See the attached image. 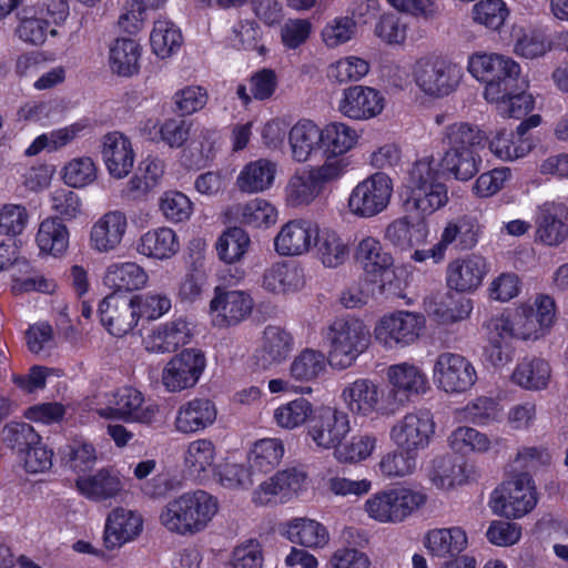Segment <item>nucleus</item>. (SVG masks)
Wrapping results in <instances>:
<instances>
[{
    "label": "nucleus",
    "instance_id": "nucleus-1",
    "mask_svg": "<svg viewBox=\"0 0 568 568\" xmlns=\"http://www.w3.org/2000/svg\"><path fill=\"white\" fill-rule=\"evenodd\" d=\"M487 141L486 133L477 125L456 122L447 125L442 133L446 150L440 159L445 171L458 181H469L478 172L481 158L478 153Z\"/></svg>",
    "mask_w": 568,
    "mask_h": 568
},
{
    "label": "nucleus",
    "instance_id": "nucleus-2",
    "mask_svg": "<svg viewBox=\"0 0 568 568\" xmlns=\"http://www.w3.org/2000/svg\"><path fill=\"white\" fill-rule=\"evenodd\" d=\"M329 342L328 362L332 367H349L364 353L371 342V334L363 322L355 318H338L327 332Z\"/></svg>",
    "mask_w": 568,
    "mask_h": 568
},
{
    "label": "nucleus",
    "instance_id": "nucleus-3",
    "mask_svg": "<svg viewBox=\"0 0 568 568\" xmlns=\"http://www.w3.org/2000/svg\"><path fill=\"white\" fill-rule=\"evenodd\" d=\"M217 511L216 499H172L160 515L171 532L193 535L201 531Z\"/></svg>",
    "mask_w": 568,
    "mask_h": 568
},
{
    "label": "nucleus",
    "instance_id": "nucleus-4",
    "mask_svg": "<svg viewBox=\"0 0 568 568\" xmlns=\"http://www.w3.org/2000/svg\"><path fill=\"white\" fill-rule=\"evenodd\" d=\"M414 79L426 95L443 98L457 89L462 80V70L438 57L423 58L415 64Z\"/></svg>",
    "mask_w": 568,
    "mask_h": 568
},
{
    "label": "nucleus",
    "instance_id": "nucleus-5",
    "mask_svg": "<svg viewBox=\"0 0 568 568\" xmlns=\"http://www.w3.org/2000/svg\"><path fill=\"white\" fill-rule=\"evenodd\" d=\"M392 193V179L382 172L374 173L353 189L349 211L358 217H373L388 206Z\"/></svg>",
    "mask_w": 568,
    "mask_h": 568
},
{
    "label": "nucleus",
    "instance_id": "nucleus-6",
    "mask_svg": "<svg viewBox=\"0 0 568 568\" xmlns=\"http://www.w3.org/2000/svg\"><path fill=\"white\" fill-rule=\"evenodd\" d=\"M424 326V316L399 311L383 316L374 328V335L387 348L404 347L419 338Z\"/></svg>",
    "mask_w": 568,
    "mask_h": 568
},
{
    "label": "nucleus",
    "instance_id": "nucleus-7",
    "mask_svg": "<svg viewBox=\"0 0 568 568\" xmlns=\"http://www.w3.org/2000/svg\"><path fill=\"white\" fill-rule=\"evenodd\" d=\"M205 366L206 358L201 349H183L164 366L161 374L162 385L171 393L192 388L197 384Z\"/></svg>",
    "mask_w": 568,
    "mask_h": 568
},
{
    "label": "nucleus",
    "instance_id": "nucleus-8",
    "mask_svg": "<svg viewBox=\"0 0 568 568\" xmlns=\"http://www.w3.org/2000/svg\"><path fill=\"white\" fill-rule=\"evenodd\" d=\"M253 306V298L247 292L216 286L210 302L213 324L220 328L236 326L252 314Z\"/></svg>",
    "mask_w": 568,
    "mask_h": 568
},
{
    "label": "nucleus",
    "instance_id": "nucleus-9",
    "mask_svg": "<svg viewBox=\"0 0 568 568\" xmlns=\"http://www.w3.org/2000/svg\"><path fill=\"white\" fill-rule=\"evenodd\" d=\"M434 377L444 392L464 393L475 384L477 374L466 357L445 352L439 354L435 362Z\"/></svg>",
    "mask_w": 568,
    "mask_h": 568
},
{
    "label": "nucleus",
    "instance_id": "nucleus-10",
    "mask_svg": "<svg viewBox=\"0 0 568 568\" xmlns=\"http://www.w3.org/2000/svg\"><path fill=\"white\" fill-rule=\"evenodd\" d=\"M134 301L129 294L113 292L100 302V321L111 335L122 337L138 325Z\"/></svg>",
    "mask_w": 568,
    "mask_h": 568
},
{
    "label": "nucleus",
    "instance_id": "nucleus-11",
    "mask_svg": "<svg viewBox=\"0 0 568 568\" xmlns=\"http://www.w3.org/2000/svg\"><path fill=\"white\" fill-rule=\"evenodd\" d=\"M434 422L426 410L406 414L390 429V438L403 450L416 454L428 446Z\"/></svg>",
    "mask_w": 568,
    "mask_h": 568
},
{
    "label": "nucleus",
    "instance_id": "nucleus-12",
    "mask_svg": "<svg viewBox=\"0 0 568 568\" xmlns=\"http://www.w3.org/2000/svg\"><path fill=\"white\" fill-rule=\"evenodd\" d=\"M349 429L347 414L322 407L315 409L307 433L317 447L329 449L339 445Z\"/></svg>",
    "mask_w": 568,
    "mask_h": 568
},
{
    "label": "nucleus",
    "instance_id": "nucleus-13",
    "mask_svg": "<svg viewBox=\"0 0 568 568\" xmlns=\"http://www.w3.org/2000/svg\"><path fill=\"white\" fill-rule=\"evenodd\" d=\"M479 232V224L473 216L463 215L448 221L439 242L434 245V260L440 261L449 246L457 251L471 250L478 242Z\"/></svg>",
    "mask_w": 568,
    "mask_h": 568
},
{
    "label": "nucleus",
    "instance_id": "nucleus-14",
    "mask_svg": "<svg viewBox=\"0 0 568 568\" xmlns=\"http://www.w3.org/2000/svg\"><path fill=\"white\" fill-rule=\"evenodd\" d=\"M384 109V98L375 89L353 85L344 90L339 101V112L353 120H368L378 115Z\"/></svg>",
    "mask_w": 568,
    "mask_h": 568
},
{
    "label": "nucleus",
    "instance_id": "nucleus-15",
    "mask_svg": "<svg viewBox=\"0 0 568 568\" xmlns=\"http://www.w3.org/2000/svg\"><path fill=\"white\" fill-rule=\"evenodd\" d=\"M568 207L547 202L539 206L536 217V237L546 245L557 246L568 237Z\"/></svg>",
    "mask_w": 568,
    "mask_h": 568
},
{
    "label": "nucleus",
    "instance_id": "nucleus-16",
    "mask_svg": "<svg viewBox=\"0 0 568 568\" xmlns=\"http://www.w3.org/2000/svg\"><path fill=\"white\" fill-rule=\"evenodd\" d=\"M101 153L112 178L124 179L131 173L135 154L128 136L118 131L106 133L102 139Z\"/></svg>",
    "mask_w": 568,
    "mask_h": 568
},
{
    "label": "nucleus",
    "instance_id": "nucleus-17",
    "mask_svg": "<svg viewBox=\"0 0 568 568\" xmlns=\"http://www.w3.org/2000/svg\"><path fill=\"white\" fill-rule=\"evenodd\" d=\"M192 323L185 316H180L153 329L145 338V349L153 353L175 352L180 346L190 342Z\"/></svg>",
    "mask_w": 568,
    "mask_h": 568
},
{
    "label": "nucleus",
    "instance_id": "nucleus-18",
    "mask_svg": "<svg viewBox=\"0 0 568 568\" xmlns=\"http://www.w3.org/2000/svg\"><path fill=\"white\" fill-rule=\"evenodd\" d=\"M486 272L485 258L473 254L457 258L447 265L446 283L456 292H471L481 284Z\"/></svg>",
    "mask_w": 568,
    "mask_h": 568
},
{
    "label": "nucleus",
    "instance_id": "nucleus-19",
    "mask_svg": "<svg viewBox=\"0 0 568 568\" xmlns=\"http://www.w3.org/2000/svg\"><path fill=\"white\" fill-rule=\"evenodd\" d=\"M126 227L128 220L123 212H106L91 227V247L100 253L114 251L122 242Z\"/></svg>",
    "mask_w": 568,
    "mask_h": 568
},
{
    "label": "nucleus",
    "instance_id": "nucleus-20",
    "mask_svg": "<svg viewBox=\"0 0 568 568\" xmlns=\"http://www.w3.org/2000/svg\"><path fill=\"white\" fill-rule=\"evenodd\" d=\"M316 232L310 221L292 220L275 236V251L282 256L302 255L311 248Z\"/></svg>",
    "mask_w": 568,
    "mask_h": 568
},
{
    "label": "nucleus",
    "instance_id": "nucleus-21",
    "mask_svg": "<svg viewBox=\"0 0 568 568\" xmlns=\"http://www.w3.org/2000/svg\"><path fill=\"white\" fill-rule=\"evenodd\" d=\"M294 347L292 334L283 327L268 325L264 328L256 353L257 365L267 368L281 364L290 356Z\"/></svg>",
    "mask_w": 568,
    "mask_h": 568
},
{
    "label": "nucleus",
    "instance_id": "nucleus-22",
    "mask_svg": "<svg viewBox=\"0 0 568 568\" xmlns=\"http://www.w3.org/2000/svg\"><path fill=\"white\" fill-rule=\"evenodd\" d=\"M143 520L140 515L123 508L114 509L108 517L103 541L108 549L120 548L133 540L142 530Z\"/></svg>",
    "mask_w": 568,
    "mask_h": 568
},
{
    "label": "nucleus",
    "instance_id": "nucleus-23",
    "mask_svg": "<svg viewBox=\"0 0 568 568\" xmlns=\"http://www.w3.org/2000/svg\"><path fill=\"white\" fill-rule=\"evenodd\" d=\"M215 419L216 408L213 402L205 398H194L179 408L175 428L182 434L196 433L211 426Z\"/></svg>",
    "mask_w": 568,
    "mask_h": 568
},
{
    "label": "nucleus",
    "instance_id": "nucleus-24",
    "mask_svg": "<svg viewBox=\"0 0 568 568\" xmlns=\"http://www.w3.org/2000/svg\"><path fill=\"white\" fill-rule=\"evenodd\" d=\"M428 224L424 219L410 221L407 216L389 223L384 232V239L400 251H408L424 243L428 236Z\"/></svg>",
    "mask_w": 568,
    "mask_h": 568
},
{
    "label": "nucleus",
    "instance_id": "nucleus-25",
    "mask_svg": "<svg viewBox=\"0 0 568 568\" xmlns=\"http://www.w3.org/2000/svg\"><path fill=\"white\" fill-rule=\"evenodd\" d=\"M423 544L429 555L446 558L465 550L468 540L466 531L460 527L434 528L425 534Z\"/></svg>",
    "mask_w": 568,
    "mask_h": 568
},
{
    "label": "nucleus",
    "instance_id": "nucleus-26",
    "mask_svg": "<svg viewBox=\"0 0 568 568\" xmlns=\"http://www.w3.org/2000/svg\"><path fill=\"white\" fill-rule=\"evenodd\" d=\"M143 403L144 398L141 392L132 387H124L115 395L113 410L126 422L151 424L155 419L159 408L156 405H143Z\"/></svg>",
    "mask_w": 568,
    "mask_h": 568
},
{
    "label": "nucleus",
    "instance_id": "nucleus-27",
    "mask_svg": "<svg viewBox=\"0 0 568 568\" xmlns=\"http://www.w3.org/2000/svg\"><path fill=\"white\" fill-rule=\"evenodd\" d=\"M382 392L376 383L359 378L347 385L342 397L347 408L357 415L368 416L377 409Z\"/></svg>",
    "mask_w": 568,
    "mask_h": 568
},
{
    "label": "nucleus",
    "instance_id": "nucleus-28",
    "mask_svg": "<svg viewBox=\"0 0 568 568\" xmlns=\"http://www.w3.org/2000/svg\"><path fill=\"white\" fill-rule=\"evenodd\" d=\"M506 58V55L498 53H475L469 59V72L476 79L486 83L484 92L486 100H500V87L494 82L497 73H500L501 64Z\"/></svg>",
    "mask_w": 568,
    "mask_h": 568
},
{
    "label": "nucleus",
    "instance_id": "nucleus-29",
    "mask_svg": "<svg viewBox=\"0 0 568 568\" xmlns=\"http://www.w3.org/2000/svg\"><path fill=\"white\" fill-rule=\"evenodd\" d=\"M426 499H367L365 509L369 517L381 523H400L422 509Z\"/></svg>",
    "mask_w": 568,
    "mask_h": 568
},
{
    "label": "nucleus",
    "instance_id": "nucleus-30",
    "mask_svg": "<svg viewBox=\"0 0 568 568\" xmlns=\"http://www.w3.org/2000/svg\"><path fill=\"white\" fill-rule=\"evenodd\" d=\"M321 129L311 120L298 121L288 133L292 158L306 162L317 150H322Z\"/></svg>",
    "mask_w": 568,
    "mask_h": 568
},
{
    "label": "nucleus",
    "instance_id": "nucleus-31",
    "mask_svg": "<svg viewBox=\"0 0 568 568\" xmlns=\"http://www.w3.org/2000/svg\"><path fill=\"white\" fill-rule=\"evenodd\" d=\"M307 474L302 467H287L258 485L260 493L282 495L283 497L301 494L307 486Z\"/></svg>",
    "mask_w": 568,
    "mask_h": 568
},
{
    "label": "nucleus",
    "instance_id": "nucleus-32",
    "mask_svg": "<svg viewBox=\"0 0 568 568\" xmlns=\"http://www.w3.org/2000/svg\"><path fill=\"white\" fill-rule=\"evenodd\" d=\"M277 165L267 159L247 163L237 176V186L242 192L258 193L271 187Z\"/></svg>",
    "mask_w": 568,
    "mask_h": 568
},
{
    "label": "nucleus",
    "instance_id": "nucleus-33",
    "mask_svg": "<svg viewBox=\"0 0 568 568\" xmlns=\"http://www.w3.org/2000/svg\"><path fill=\"white\" fill-rule=\"evenodd\" d=\"M148 281L144 270L135 263L112 264L104 275V284L114 292L128 294L142 288Z\"/></svg>",
    "mask_w": 568,
    "mask_h": 568
},
{
    "label": "nucleus",
    "instance_id": "nucleus-34",
    "mask_svg": "<svg viewBox=\"0 0 568 568\" xmlns=\"http://www.w3.org/2000/svg\"><path fill=\"white\" fill-rule=\"evenodd\" d=\"M19 24L17 27L18 37L30 44H42L48 33L55 36V29H50V21L44 18L43 9L24 8L19 13Z\"/></svg>",
    "mask_w": 568,
    "mask_h": 568
},
{
    "label": "nucleus",
    "instance_id": "nucleus-35",
    "mask_svg": "<svg viewBox=\"0 0 568 568\" xmlns=\"http://www.w3.org/2000/svg\"><path fill=\"white\" fill-rule=\"evenodd\" d=\"M75 484L80 494L90 497H115L123 488L113 468H102L94 475L79 477Z\"/></svg>",
    "mask_w": 568,
    "mask_h": 568
},
{
    "label": "nucleus",
    "instance_id": "nucleus-36",
    "mask_svg": "<svg viewBox=\"0 0 568 568\" xmlns=\"http://www.w3.org/2000/svg\"><path fill=\"white\" fill-rule=\"evenodd\" d=\"M286 537L290 541L307 548H323L329 540L327 529L318 521L308 518L292 520L287 526Z\"/></svg>",
    "mask_w": 568,
    "mask_h": 568
},
{
    "label": "nucleus",
    "instance_id": "nucleus-37",
    "mask_svg": "<svg viewBox=\"0 0 568 568\" xmlns=\"http://www.w3.org/2000/svg\"><path fill=\"white\" fill-rule=\"evenodd\" d=\"M179 242L173 230L160 227L146 232L140 239L139 252L159 260L172 257L179 251Z\"/></svg>",
    "mask_w": 568,
    "mask_h": 568
},
{
    "label": "nucleus",
    "instance_id": "nucleus-38",
    "mask_svg": "<svg viewBox=\"0 0 568 568\" xmlns=\"http://www.w3.org/2000/svg\"><path fill=\"white\" fill-rule=\"evenodd\" d=\"M37 243L41 252L60 256L69 247V230L58 217L45 219L39 226Z\"/></svg>",
    "mask_w": 568,
    "mask_h": 568
},
{
    "label": "nucleus",
    "instance_id": "nucleus-39",
    "mask_svg": "<svg viewBox=\"0 0 568 568\" xmlns=\"http://www.w3.org/2000/svg\"><path fill=\"white\" fill-rule=\"evenodd\" d=\"M322 152L337 156H346L345 154L352 150L358 140L357 132L341 122H334L321 129Z\"/></svg>",
    "mask_w": 568,
    "mask_h": 568
},
{
    "label": "nucleus",
    "instance_id": "nucleus-40",
    "mask_svg": "<svg viewBox=\"0 0 568 568\" xmlns=\"http://www.w3.org/2000/svg\"><path fill=\"white\" fill-rule=\"evenodd\" d=\"M355 258L366 274L378 275L393 265V257L385 252L379 241L367 236L363 239L355 252Z\"/></svg>",
    "mask_w": 568,
    "mask_h": 568
},
{
    "label": "nucleus",
    "instance_id": "nucleus-41",
    "mask_svg": "<svg viewBox=\"0 0 568 568\" xmlns=\"http://www.w3.org/2000/svg\"><path fill=\"white\" fill-rule=\"evenodd\" d=\"M428 478L433 486L440 490H449L465 480L464 470L452 455H439L432 460Z\"/></svg>",
    "mask_w": 568,
    "mask_h": 568
},
{
    "label": "nucleus",
    "instance_id": "nucleus-42",
    "mask_svg": "<svg viewBox=\"0 0 568 568\" xmlns=\"http://www.w3.org/2000/svg\"><path fill=\"white\" fill-rule=\"evenodd\" d=\"M447 202L448 192L444 182L408 189L407 204L423 214H430Z\"/></svg>",
    "mask_w": 568,
    "mask_h": 568
},
{
    "label": "nucleus",
    "instance_id": "nucleus-43",
    "mask_svg": "<svg viewBox=\"0 0 568 568\" xmlns=\"http://www.w3.org/2000/svg\"><path fill=\"white\" fill-rule=\"evenodd\" d=\"M315 239L317 256L324 266L335 268L347 261L348 246L335 231L316 232Z\"/></svg>",
    "mask_w": 568,
    "mask_h": 568
},
{
    "label": "nucleus",
    "instance_id": "nucleus-44",
    "mask_svg": "<svg viewBox=\"0 0 568 568\" xmlns=\"http://www.w3.org/2000/svg\"><path fill=\"white\" fill-rule=\"evenodd\" d=\"M141 49L133 39H118L110 50V62L113 72L130 77L139 70Z\"/></svg>",
    "mask_w": 568,
    "mask_h": 568
},
{
    "label": "nucleus",
    "instance_id": "nucleus-45",
    "mask_svg": "<svg viewBox=\"0 0 568 568\" xmlns=\"http://www.w3.org/2000/svg\"><path fill=\"white\" fill-rule=\"evenodd\" d=\"M323 189L311 171L296 173L288 180L285 187V200L291 206H303L312 203Z\"/></svg>",
    "mask_w": 568,
    "mask_h": 568
},
{
    "label": "nucleus",
    "instance_id": "nucleus-46",
    "mask_svg": "<svg viewBox=\"0 0 568 568\" xmlns=\"http://www.w3.org/2000/svg\"><path fill=\"white\" fill-rule=\"evenodd\" d=\"M284 447L280 439L263 438L257 440L248 454V464L252 470L268 473L281 462Z\"/></svg>",
    "mask_w": 568,
    "mask_h": 568
},
{
    "label": "nucleus",
    "instance_id": "nucleus-47",
    "mask_svg": "<svg viewBox=\"0 0 568 568\" xmlns=\"http://www.w3.org/2000/svg\"><path fill=\"white\" fill-rule=\"evenodd\" d=\"M389 383L406 396L419 394L426 388V376L418 367L408 363L392 365L387 371Z\"/></svg>",
    "mask_w": 568,
    "mask_h": 568
},
{
    "label": "nucleus",
    "instance_id": "nucleus-48",
    "mask_svg": "<svg viewBox=\"0 0 568 568\" xmlns=\"http://www.w3.org/2000/svg\"><path fill=\"white\" fill-rule=\"evenodd\" d=\"M550 368L541 358L524 359L513 373V381L526 389H541L547 386Z\"/></svg>",
    "mask_w": 568,
    "mask_h": 568
},
{
    "label": "nucleus",
    "instance_id": "nucleus-49",
    "mask_svg": "<svg viewBox=\"0 0 568 568\" xmlns=\"http://www.w3.org/2000/svg\"><path fill=\"white\" fill-rule=\"evenodd\" d=\"M250 246V236L241 227H230L219 237L216 242V252L223 262L227 264L240 261L247 252Z\"/></svg>",
    "mask_w": 568,
    "mask_h": 568
},
{
    "label": "nucleus",
    "instance_id": "nucleus-50",
    "mask_svg": "<svg viewBox=\"0 0 568 568\" xmlns=\"http://www.w3.org/2000/svg\"><path fill=\"white\" fill-rule=\"evenodd\" d=\"M302 284L296 267H291L285 263L273 264L267 268L263 276V286L273 293H285L297 290Z\"/></svg>",
    "mask_w": 568,
    "mask_h": 568
},
{
    "label": "nucleus",
    "instance_id": "nucleus-51",
    "mask_svg": "<svg viewBox=\"0 0 568 568\" xmlns=\"http://www.w3.org/2000/svg\"><path fill=\"white\" fill-rule=\"evenodd\" d=\"M150 42L153 52L164 59L170 57L181 45L182 34L172 22L158 20L151 32Z\"/></svg>",
    "mask_w": 568,
    "mask_h": 568
},
{
    "label": "nucleus",
    "instance_id": "nucleus-52",
    "mask_svg": "<svg viewBox=\"0 0 568 568\" xmlns=\"http://www.w3.org/2000/svg\"><path fill=\"white\" fill-rule=\"evenodd\" d=\"M495 327L500 332L499 335L503 338L515 336L524 339L532 335L537 337L540 328L538 317L531 313L529 307L517 312L513 323L508 320H499Z\"/></svg>",
    "mask_w": 568,
    "mask_h": 568
},
{
    "label": "nucleus",
    "instance_id": "nucleus-53",
    "mask_svg": "<svg viewBox=\"0 0 568 568\" xmlns=\"http://www.w3.org/2000/svg\"><path fill=\"white\" fill-rule=\"evenodd\" d=\"M453 450L467 454L469 452L486 453L490 449V438L473 427L462 426L456 428L448 437Z\"/></svg>",
    "mask_w": 568,
    "mask_h": 568
},
{
    "label": "nucleus",
    "instance_id": "nucleus-54",
    "mask_svg": "<svg viewBox=\"0 0 568 568\" xmlns=\"http://www.w3.org/2000/svg\"><path fill=\"white\" fill-rule=\"evenodd\" d=\"M314 412L313 405L306 398L300 397L277 407L274 418L278 426L293 429L305 422L310 423Z\"/></svg>",
    "mask_w": 568,
    "mask_h": 568
},
{
    "label": "nucleus",
    "instance_id": "nucleus-55",
    "mask_svg": "<svg viewBox=\"0 0 568 568\" xmlns=\"http://www.w3.org/2000/svg\"><path fill=\"white\" fill-rule=\"evenodd\" d=\"M326 361L322 352L306 348L291 364V375L298 381H312L325 371Z\"/></svg>",
    "mask_w": 568,
    "mask_h": 568
},
{
    "label": "nucleus",
    "instance_id": "nucleus-56",
    "mask_svg": "<svg viewBox=\"0 0 568 568\" xmlns=\"http://www.w3.org/2000/svg\"><path fill=\"white\" fill-rule=\"evenodd\" d=\"M528 81H525V87L518 90L507 91L505 98L501 100H487L497 104L500 114L519 119L530 112L534 108L532 95L527 93Z\"/></svg>",
    "mask_w": 568,
    "mask_h": 568
},
{
    "label": "nucleus",
    "instance_id": "nucleus-57",
    "mask_svg": "<svg viewBox=\"0 0 568 568\" xmlns=\"http://www.w3.org/2000/svg\"><path fill=\"white\" fill-rule=\"evenodd\" d=\"M440 160L433 154L416 160L408 171L407 189L442 182Z\"/></svg>",
    "mask_w": 568,
    "mask_h": 568
},
{
    "label": "nucleus",
    "instance_id": "nucleus-58",
    "mask_svg": "<svg viewBox=\"0 0 568 568\" xmlns=\"http://www.w3.org/2000/svg\"><path fill=\"white\" fill-rule=\"evenodd\" d=\"M538 494L535 481L529 473L507 474L495 488L493 497H536Z\"/></svg>",
    "mask_w": 568,
    "mask_h": 568
},
{
    "label": "nucleus",
    "instance_id": "nucleus-59",
    "mask_svg": "<svg viewBox=\"0 0 568 568\" xmlns=\"http://www.w3.org/2000/svg\"><path fill=\"white\" fill-rule=\"evenodd\" d=\"M2 442L21 456L32 445L40 444V435L27 423H11L2 430Z\"/></svg>",
    "mask_w": 568,
    "mask_h": 568
},
{
    "label": "nucleus",
    "instance_id": "nucleus-60",
    "mask_svg": "<svg viewBox=\"0 0 568 568\" xmlns=\"http://www.w3.org/2000/svg\"><path fill=\"white\" fill-rule=\"evenodd\" d=\"M97 176L95 163L89 156L73 159L63 168V180L72 187H84L94 182Z\"/></svg>",
    "mask_w": 568,
    "mask_h": 568
},
{
    "label": "nucleus",
    "instance_id": "nucleus-61",
    "mask_svg": "<svg viewBox=\"0 0 568 568\" xmlns=\"http://www.w3.org/2000/svg\"><path fill=\"white\" fill-rule=\"evenodd\" d=\"M490 151L499 159L506 161L517 160L525 156L531 149L528 141H514L513 133L505 129L497 131L496 135L489 141Z\"/></svg>",
    "mask_w": 568,
    "mask_h": 568
},
{
    "label": "nucleus",
    "instance_id": "nucleus-62",
    "mask_svg": "<svg viewBox=\"0 0 568 568\" xmlns=\"http://www.w3.org/2000/svg\"><path fill=\"white\" fill-rule=\"evenodd\" d=\"M63 459L70 469L85 473L94 466L97 450L90 443L74 440L64 448Z\"/></svg>",
    "mask_w": 568,
    "mask_h": 568
},
{
    "label": "nucleus",
    "instance_id": "nucleus-63",
    "mask_svg": "<svg viewBox=\"0 0 568 568\" xmlns=\"http://www.w3.org/2000/svg\"><path fill=\"white\" fill-rule=\"evenodd\" d=\"M508 9L501 0H481L474 6V20L491 30H498L508 17Z\"/></svg>",
    "mask_w": 568,
    "mask_h": 568
},
{
    "label": "nucleus",
    "instance_id": "nucleus-64",
    "mask_svg": "<svg viewBox=\"0 0 568 568\" xmlns=\"http://www.w3.org/2000/svg\"><path fill=\"white\" fill-rule=\"evenodd\" d=\"M416 467V454L406 450H393L385 454L378 468L386 477H404L414 471Z\"/></svg>",
    "mask_w": 568,
    "mask_h": 568
}]
</instances>
